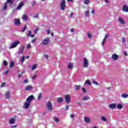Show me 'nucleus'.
Returning <instances> with one entry per match:
<instances>
[{"label": "nucleus", "mask_w": 128, "mask_h": 128, "mask_svg": "<svg viewBox=\"0 0 128 128\" xmlns=\"http://www.w3.org/2000/svg\"><path fill=\"white\" fill-rule=\"evenodd\" d=\"M14 66V62H12L10 64V68H12Z\"/></svg>", "instance_id": "42"}, {"label": "nucleus", "mask_w": 128, "mask_h": 128, "mask_svg": "<svg viewBox=\"0 0 128 128\" xmlns=\"http://www.w3.org/2000/svg\"><path fill=\"white\" fill-rule=\"evenodd\" d=\"M6 98H10V92H7L6 94Z\"/></svg>", "instance_id": "26"}, {"label": "nucleus", "mask_w": 128, "mask_h": 128, "mask_svg": "<svg viewBox=\"0 0 128 128\" xmlns=\"http://www.w3.org/2000/svg\"><path fill=\"white\" fill-rule=\"evenodd\" d=\"M121 96L123 98H128V94H123L121 95Z\"/></svg>", "instance_id": "23"}, {"label": "nucleus", "mask_w": 128, "mask_h": 128, "mask_svg": "<svg viewBox=\"0 0 128 128\" xmlns=\"http://www.w3.org/2000/svg\"><path fill=\"white\" fill-rule=\"evenodd\" d=\"M118 22H119L121 24H125L124 20V18H122V17H119Z\"/></svg>", "instance_id": "14"}, {"label": "nucleus", "mask_w": 128, "mask_h": 128, "mask_svg": "<svg viewBox=\"0 0 128 128\" xmlns=\"http://www.w3.org/2000/svg\"><path fill=\"white\" fill-rule=\"evenodd\" d=\"M30 34H32V31L29 30L27 36H30Z\"/></svg>", "instance_id": "43"}, {"label": "nucleus", "mask_w": 128, "mask_h": 128, "mask_svg": "<svg viewBox=\"0 0 128 128\" xmlns=\"http://www.w3.org/2000/svg\"><path fill=\"white\" fill-rule=\"evenodd\" d=\"M112 60H118V56L116 54L112 55Z\"/></svg>", "instance_id": "10"}, {"label": "nucleus", "mask_w": 128, "mask_h": 128, "mask_svg": "<svg viewBox=\"0 0 128 128\" xmlns=\"http://www.w3.org/2000/svg\"><path fill=\"white\" fill-rule=\"evenodd\" d=\"M14 24L18 26L20 24V18H15L14 20Z\"/></svg>", "instance_id": "7"}, {"label": "nucleus", "mask_w": 128, "mask_h": 128, "mask_svg": "<svg viewBox=\"0 0 128 128\" xmlns=\"http://www.w3.org/2000/svg\"><path fill=\"white\" fill-rule=\"evenodd\" d=\"M89 62L88 60L86 58H84L83 59V68H88Z\"/></svg>", "instance_id": "1"}, {"label": "nucleus", "mask_w": 128, "mask_h": 128, "mask_svg": "<svg viewBox=\"0 0 128 128\" xmlns=\"http://www.w3.org/2000/svg\"><path fill=\"white\" fill-rule=\"evenodd\" d=\"M124 56H128V53L126 52H124Z\"/></svg>", "instance_id": "63"}, {"label": "nucleus", "mask_w": 128, "mask_h": 128, "mask_svg": "<svg viewBox=\"0 0 128 128\" xmlns=\"http://www.w3.org/2000/svg\"><path fill=\"white\" fill-rule=\"evenodd\" d=\"M34 18H38V14H36L33 16Z\"/></svg>", "instance_id": "44"}, {"label": "nucleus", "mask_w": 128, "mask_h": 128, "mask_svg": "<svg viewBox=\"0 0 128 128\" xmlns=\"http://www.w3.org/2000/svg\"><path fill=\"white\" fill-rule=\"evenodd\" d=\"M20 44V42L19 40H16L12 43V44L10 46V48H16L18 44Z\"/></svg>", "instance_id": "2"}, {"label": "nucleus", "mask_w": 128, "mask_h": 128, "mask_svg": "<svg viewBox=\"0 0 128 128\" xmlns=\"http://www.w3.org/2000/svg\"><path fill=\"white\" fill-rule=\"evenodd\" d=\"M84 4H90V0H84Z\"/></svg>", "instance_id": "37"}, {"label": "nucleus", "mask_w": 128, "mask_h": 128, "mask_svg": "<svg viewBox=\"0 0 128 128\" xmlns=\"http://www.w3.org/2000/svg\"><path fill=\"white\" fill-rule=\"evenodd\" d=\"M74 28H72V29L70 30L71 32H74Z\"/></svg>", "instance_id": "61"}, {"label": "nucleus", "mask_w": 128, "mask_h": 128, "mask_svg": "<svg viewBox=\"0 0 128 128\" xmlns=\"http://www.w3.org/2000/svg\"><path fill=\"white\" fill-rule=\"evenodd\" d=\"M57 102L60 104V102H64V98L62 97L58 98L57 100Z\"/></svg>", "instance_id": "17"}, {"label": "nucleus", "mask_w": 128, "mask_h": 128, "mask_svg": "<svg viewBox=\"0 0 128 128\" xmlns=\"http://www.w3.org/2000/svg\"><path fill=\"white\" fill-rule=\"evenodd\" d=\"M75 88L76 90H80V88H82V86L80 85H76Z\"/></svg>", "instance_id": "24"}, {"label": "nucleus", "mask_w": 128, "mask_h": 128, "mask_svg": "<svg viewBox=\"0 0 128 128\" xmlns=\"http://www.w3.org/2000/svg\"><path fill=\"white\" fill-rule=\"evenodd\" d=\"M24 6V2H21L19 5L16 8V10H20V8H22Z\"/></svg>", "instance_id": "15"}, {"label": "nucleus", "mask_w": 128, "mask_h": 128, "mask_svg": "<svg viewBox=\"0 0 128 128\" xmlns=\"http://www.w3.org/2000/svg\"><path fill=\"white\" fill-rule=\"evenodd\" d=\"M116 104H112L109 105L110 108H111V110H114L116 108Z\"/></svg>", "instance_id": "13"}, {"label": "nucleus", "mask_w": 128, "mask_h": 128, "mask_svg": "<svg viewBox=\"0 0 128 128\" xmlns=\"http://www.w3.org/2000/svg\"><path fill=\"white\" fill-rule=\"evenodd\" d=\"M108 38V34H106V35H105L104 38L102 40V44L103 46H104V44H105L106 41V38Z\"/></svg>", "instance_id": "12"}, {"label": "nucleus", "mask_w": 128, "mask_h": 128, "mask_svg": "<svg viewBox=\"0 0 128 128\" xmlns=\"http://www.w3.org/2000/svg\"><path fill=\"white\" fill-rule=\"evenodd\" d=\"M92 14H94V8L92 9V11L91 12Z\"/></svg>", "instance_id": "52"}, {"label": "nucleus", "mask_w": 128, "mask_h": 128, "mask_svg": "<svg viewBox=\"0 0 128 128\" xmlns=\"http://www.w3.org/2000/svg\"><path fill=\"white\" fill-rule=\"evenodd\" d=\"M87 36L88 38H92V34L90 32H88Z\"/></svg>", "instance_id": "32"}, {"label": "nucleus", "mask_w": 128, "mask_h": 128, "mask_svg": "<svg viewBox=\"0 0 128 128\" xmlns=\"http://www.w3.org/2000/svg\"><path fill=\"white\" fill-rule=\"evenodd\" d=\"M24 58H26V57L24 56L21 57L20 61L22 64H24Z\"/></svg>", "instance_id": "35"}, {"label": "nucleus", "mask_w": 128, "mask_h": 128, "mask_svg": "<svg viewBox=\"0 0 128 128\" xmlns=\"http://www.w3.org/2000/svg\"><path fill=\"white\" fill-rule=\"evenodd\" d=\"M46 106H47V110H48L52 112V110H54V108H52V102L50 101L47 102Z\"/></svg>", "instance_id": "4"}, {"label": "nucleus", "mask_w": 128, "mask_h": 128, "mask_svg": "<svg viewBox=\"0 0 128 128\" xmlns=\"http://www.w3.org/2000/svg\"><path fill=\"white\" fill-rule=\"evenodd\" d=\"M22 20H28V15L24 14L22 16Z\"/></svg>", "instance_id": "21"}, {"label": "nucleus", "mask_w": 128, "mask_h": 128, "mask_svg": "<svg viewBox=\"0 0 128 128\" xmlns=\"http://www.w3.org/2000/svg\"><path fill=\"white\" fill-rule=\"evenodd\" d=\"M8 72H9V71L8 70H6V72H5L4 74H8Z\"/></svg>", "instance_id": "56"}, {"label": "nucleus", "mask_w": 128, "mask_h": 128, "mask_svg": "<svg viewBox=\"0 0 128 128\" xmlns=\"http://www.w3.org/2000/svg\"><path fill=\"white\" fill-rule=\"evenodd\" d=\"M7 2L8 4H14V2H12V0H7Z\"/></svg>", "instance_id": "38"}, {"label": "nucleus", "mask_w": 128, "mask_h": 128, "mask_svg": "<svg viewBox=\"0 0 128 128\" xmlns=\"http://www.w3.org/2000/svg\"><path fill=\"white\" fill-rule=\"evenodd\" d=\"M54 120L56 122H60V118H58V117H54Z\"/></svg>", "instance_id": "34"}, {"label": "nucleus", "mask_w": 128, "mask_h": 128, "mask_svg": "<svg viewBox=\"0 0 128 128\" xmlns=\"http://www.w3.org/2000/svg\"><path fill=\"white\" fill-rule=\"evenodd\" d=\"M34 100V95H32L29 96L27 99H26V102H30H30H32V100Z\"/></svg>", "instance_id": "9"}, {"label": "nucleus", "mask_w": 128, "mask_h": 128, "mask_svg": "<svg viewBox=\"0 0 128 128\" xmlns=\"http://www.w3.org/2000/svg\"><path fill=\"white\" fill-rule=\"evenodd\" d=\"M122 44H124V42H126V40L124 38H122Z\"/></svg>", "instance_id": "36"}, {"label": "nucleus", "mask_w": 128, "mask_h": 128, "mask_svg": "<svg viewBox=\"0 0 128 128\" xmlns=\"http://www.w3.org/2000/svg\"><path fill=\"white\" fill-rule=\"evenodd\" d=\"M68 68H70V70L74 68V63H69L68 64Z\"/></svg>", "instance_id": "20"}, {"label": "nucleus", "mask_w": 128, "mask_h": 128, "mask_svg": "<svg viewBox=\"0 0 128 128\" xmlns=\"http://www.w3.org/2000/svg\"><path fill=\"white\" fill-rule=\"evenodd\" d=\"M70 118H74V115L73 114H70Z\"/></svg>", "instance_id": "50"}, {"label": "nucleus", "mask_w": 128, "mask_h": 128, "mask_svg": "<svg viewBox=\"0 0 128 128\" xmlns=\"http://www.w3.org/2000/svg\"><path fill=\"white\" fill-rule=\"evenodd\" d=\"M84 84H88V86H90V84H92V82H90V80H86L84 82Z\"/></svg>", "instance_id": "25"}, {"label": "nucleus", "mask_w": 128, "mask_h": 128, "mask_svg": "<svg viewBox=\"0 0 128 128\" xmlns=\"http://www.w3.org/2000/svg\"><path fill=\"white\" fill-rule=\"evenodd\" d=\"M82 92H84V94H86V89L84 88H82Z\"/></svg>", "instance_id": "40"}, {"label": "nucleus", "mask_w": 128, "mask_h": 128, "mask_svg": "<svg viewBox=\"0 0 128 128\" xmlns=\"http://www.w3.org/2000/svg\"><path fill=\"white\" fill-rule=\"evenodd\" d=\"M31 46H30V44H28V46H27V48L28 50H29V48H31Z\"/></svg>", "instance_id": "51"}, {"label": "nucleus", "mask_w": 128, "mask_h": 128, "mask_svg": "<svg viewBox=\"0 0 128 128\" xmlns=\"http://www.w3.org/2000/svg\"><path fill=\"white\" fill-rule=\"evenodd\" d=\"M30 103L26 101V102H24V108H25L26 110H28V108H30Z\"/></svg>", "instance_id": "8"}, {"label": "nucleus", "mask_w": 128, "mask_h": 128, "mask_svg": "<svg viewBox=\"0 0 128 128\" xmlns=\"http://www.w3.org/2000/svg\"><path fill=\"white\" fill-rule=\"evenodd\" d=\"M122 10L124 12H128V6L126 5H124L123 6Z\"/></svg>", "instance_id": "19"}, {"label": "nucleus", "mask_w": 128, "mask_h": 128, "mask_svg": "<svg viewBox=\"0 0 128 128\" xmlns=\"http://www.w3.org/2000/svg\"><path fill=\"white\" fill-rule=\"evenodd\" d=\"M66 104H70V95L66 94L64 98Z\"/></svg>", "instance_id": "6"}, {"label": "nucleus", "mask_w": 128, "mask_h": 128, "mask_svg": "<svg viewBox=\"0 0 128 128\" xmlns=\"http://www.w3.org/2000/svg\"><path fill=\"white\" fill-rule=\"evenodd\" d=\"M42 93L39 94V95L38 98V100H40L42 99Z\"/></svg>", "instance_id": "33"}, {"label": "nucleus", "mask_w": 128, "mask_h": 128, "mask_svg": "<svg viewBox=\"0 0 128 128\" xmlns=\"http://www.w3.org/2000/svg\"><path fill=\"white\" fill-rule=\"evenodd\" d=\"M4 86H6V83H2L1 84V88H4Z\"/></svg>", "instance_id": "49"}, {"label": "nucleus", "mask_w": 128, "mask_h": 128, "mask_svg": "<svg viewBox=\"0 0 128 128\" xmlns=\"http://www.w3.org/2000/svg\"><path fill=\"white\" fill-rule=\"evenodd\" d=\"M67 2H74V0H67Z\"/></svg>", "instance_id": "58"}, {"label": "nucleus", "mask_w": 128, "mask_h": 128, "mask_svg": "<svg viewBox=\"0 0 128 128\" xmlns=\"http://www.w3.org/2000/svg\"><path fill=\"white\" fill-rule=\"evenodd\" d=\"M24 46H22L21 48H19L18 54H22L24 52Z\"/></svg>", "instance_id": "11"}, {"label": "nucleus", "mask_w": 128, "mask_h": 128, "mask_svg": "<svg viewBox=\"0 0 128 128\" xmlns=\"http://www.w3.org/2000/svg\"><path fill=\"white\" fill-rule=\"evenodd\" d=\"M117 108H118V110H122V104H118L117 105Z\"/></svg>", "instance_id": "31"}, {"label": "nucleus", "mask_w": 128, "mask_h": 128, "mask_svg": "<svg viewBox=\"0 0 128 128\" xmlns=\"http://www.w3.org/2000/svg\"><path fill=\"white\" fill-rule=\"evenodd\" d=\"M84 121L85 122L88 124V122H90V118L88 117H84Z\"/></svg>", "instance_id": "16"}, {"label": "nucleus", "mask_w": 128, "mask_h": 128, "mask_svg": "<svg viewBox=\"0 0 128 128\" xmlns=\"http://www.w3.org/2000/svg\"><path fill=\"white\" fill-rule=\"evenodd\" d=\"M90 96H85L83 97L82 100H90Z\"/></svg>", "instance_id": "30"}, {"label": "nucleus", "mask_w": 128, "mask_h": 128, "mask_svg": "<svg viewBox=\"0 0 128 128\" xmlns=\"http://www.w3.org/2000/svg\"><path fill=\"white\" fill-rule=\"evenodd\" d=\"M18 78H22V74H19L18 76Z\"/></svg>", "instance_id": "64"}, {"label": "nucleus", "mask_w": 128, "mask_h": 128, "mask_svg": "<svg viewBox=\"0 0 128 128\" xmlns=\"http://www.w3.org/2000/svg\"><path fill=\"white\" fill-rule=\"evenodd\" d=\"M77 104H78V106H82V103H80V102H78Z\"/></svg>", "instance_id": "62"}, {"label": "nucleus", "mask_w": 128, "mask_h": 128, "mask_svg": "<svg viewBox=\"0 0 128 128\" xmlns=\"http://www.w3.org/2000/svg\"><path fill=\"white\" fill-rule=\"evenodd\" d=\"M93 84H96V86H98V82L96 81H93Z\"/></svg>", "instance_id": "47"}, {"label": "nucleus", "mask_w": 128, "mask_h": 128, "mask_svg": "<svg viewBox=\"0 0 128 128\" xmlns=\"http://www.w3.org/2000/svg\"><path fill=\"white\" fill-rule=\"evenodd\" d=\"M46 32L48 34H50V30H46Z\"/></svg>", "instance_id": "48"}, {"label": "nucleus", "mask_w": 128, "mask_h": 128, "mask_svg": "<svg viewBox=\"0 0 128 128\" xmlns=\"http://www.w3.org/2000/svg\"><path fill=\"white\" fill-rule=\"evenodd\" d=\"M32 86H28L25 88V90H32Z\"/></svg>", "instance_id": "22"}, {"label": "nucleus", "mask_w": 128, "mask_h": 128, "mask_svg": "<svg viewBox=\"0 0 128 128\" xmlns=\"http://www.w3.org/2000/svg\"><path fill=\"white\" fill-rule=\"evenodd\" d=\"M101 120L102 122H108V119L104 116H102Z\"/></svg>", "instance_id": "27"}, {"label": "nucleus", "mask_w": 128, "mask_h": 128, "mask_svg": "<svg viewBox=\"0 0 128 128\" xmlns=\"http://www.w3.org/2000/svg\"><path fill=\"white\" fill-rule=\"evenodd\" d=\"M24 84H28V80H25L23 81Z\"/></svg>", "instance_id": "46"}, {"label": "nucleus", "mask_w": 128, "mask_h": 128, "mask_svg": "<svg viewBox=\"0 0 128 128\" xmlns=\"http://www.w3.org/2000/svg\"><path fill=\"white\" fill-rule=\"evenodd\" d=\"M36 68H38V64H34L32 66V70H36Z\"/></svg>", "instance_id": "29"}, {"label": "nucleus", "mask_w": 128, "mask_h": 128, "mask_svg": "<svg viewBox=\"0 0 128 128\" xmlns=\"http://www.w3.org/2000/svg\"><path fill=\"white\" fill-rule=\"evenodd\" d=\"M84 14H85V16H86V17L90 16V10H86Z\"/></svg>", "instance_id": "28"}, {"label": "nucleus", "mask_w": 128, "mask_h": 128, "mask_svg": "<svg viewBox=\"0 0 128 128\" xmlns=\"http://www.w3.org/2000/svg\"><path fill=\"white\" fill-rule=\"evenodd\" d=\"M36 38L33 39V40H32V43H34V42H36Z\"/></svg>", "instance_id": "54"}, {"label": "nucleus", "mask_w": 128, "mask_h": 128, "mask_svg": "<svg viewBox=\"0 0 128 128\" xmlns=\"http://www.w3.org/2000/svg\"><path fill=\"white\" fill-rule=\"evenodd\" d=\"M50 38H44L42 40V44L43 46H48L50 43Z\"/></svg>", "instance_id": "3"}, {"label": "nucleus", "mask_w": 128, "mask_h": 128, "mask_svg": "<svg viewBox=\"0 0 128 128\" xmlns=\"http://www.w3.org/2000/svg\"><path fill=\"white\" fill-rule=\"evenodd\" d=\"M26 30V26H25L24 28H23V32H24Z\"/></svg>", "instance_id": "53"}, {"label": "nucleus", "mask_w": 128, "mask_h": 128, "mask_svg": "<svg viewBox=\"0 0 128 128\" xmlns=\"http://www.w3.org/2000/svg\"><path fill=\"white\" fill-rule=\"evenodd\" d=\"M6 8H8V4H4V6H3V9L4 10H6Z\"/></svg>", "instance_id": "39"}, {"label": "nucleus", "mask_w": 128, "mask_h": 128, "mask_svg": "<svg viewBox=\"0 0 128 128\" xmlns=\"http://www.w3.org/2000/svg\"><path fill=\"white\" fill-rule=\"evenodd\" d=\"M66 110H68V105H66Z\"/></svg>", "instance_id": "59"}, {"label": "nucleus", "mask_w": 128, "mask_h": 128, "mask_svg": "<svg viewBox=\"0 0 128 128\" xmlns=\"http://www.w3.org/2000/svg\"><path fill=\"white\" fill-rule=\"evenodd\" d=\"M3 64L4 66H8V62H6V60H4L3 62Z\"/></svg>", "instance_id": "41"}, {"label": "nucleus", "mask_w": 128, "mask_h": 128, "mask_svg": "<svg viewBox=\"0 0 128 128\" xmlns=\"http://www.w3.org/2000/svg\"><path fill=\"white\" fill-rule=\"evenodd\" d=\"M38 32V29L36 28V29L35 30L34 33H35V34H36V32Z\"/></svg>", "instance_id": "57"}, {"label": "nucleus", "mask_w": 128, "mask_h": 128, "mask_svg": "<svg viewBox=\"0 0 128 128\" xmlns=\"http://www.w3.org/2000/svg\"><path fill=\"white\" fill-rule=\"evenodd\" d=\"M66 9V0H62L60 2V10H64Z\"/></svg>", "instance_id": "5"}, {"label": "nucleus", "mask_w": 128, "mask_h": 128, "mask_svg": "<svg viewBox=\"0 0 128 128\" xmlns=\"http://www.w3.org/2000/svg\"><path fill=\"white\" fill-rule=\"evenodd\" d=\"M36 78V74L34 75L32 77V80H34Z\"/></svg>", "instance_id": "45"}, {"label": "nucleus", "mask_w": 128, "mask_h": 128, "mask_svg": "<svg viewBox=\"0 0 128 128\" xmlns=\"http://www.w3.org/2000/svg\"><path fill=\"white\" fill-rule=\"evenodd\" d=\"M30 36L31 38H34V34H31Z\"/></svg>", "instance_id": "60"}, {"label": "nucleus", "mask_w": 128, "mask_h": 128, "mask_svg": "<svg viewBox=\"0 0 128 128\" xmlns=\"http://www.w3.org/2000/svg\"><path fill=\"white\" fill-rule=\"evenodd\" d=\"M14 122H16V119H14V118H12L10 120V124H14Z\"/></svg>", "instance_id": "18"}, {"label": "nucleus", "mask_w": 128, "mask_h": 128, "mask_svg": "<svg viewBox=\"0 0 128 128\" xmlns=\"http://www.w3.org/2000/svg\"><path fill=\"white\" fill-rule=\"evenodd\" d=\"M104 2L106 4H108V2H110V1L108 0H104Z\"/></svg>", "instance_id": "55"}]
</instances>
